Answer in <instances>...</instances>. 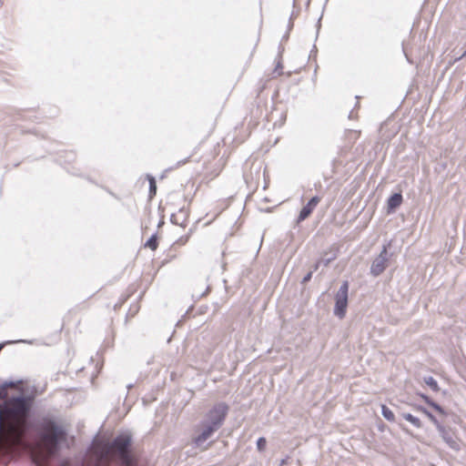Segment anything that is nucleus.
<instances>
[{
    "label": "nucleus",
    "instance_id": "6ab92c4d",
    "mask_svg": "<svg viewBox=\"0 0 466 466\" xmlns=\"http://www.w3.org/2000/svg\"><path fill=\"white\" fill-rule=\"evenodd\" d=\"M311 277H312V272H309L308 274H306V275L303 277L301 283H302V284L307 283L308 281H309V280H310Z\"/></svg>",
    "mask_w": 466,
    "mask_h": 466
},
{
    "label": "nucleus",
    "instance_id": "a878e982",
    "mask_svg": "<svg viewBox=\"0 0 466 466\" xmlns=\"http://www.w3.org/2000/svg\"><path fill=\"white\" fill-rule=\"evenodd\" d=\"M315 200H316L315 198H312V199L309 202V205L314 204V203H315Z\"/></svg>",
    "mask_w": 466,
    "mask_h": 466
},
{
    "label": "nucleus",
    "instance_id": "a211bd4d",
    "mask_svg": "<svg viewBox=\"0 0 466 466\" xmlns=\"http://www.w3.org/2000/svg\"><path fill=\"white\" fill-rule=\"evenodd\" d=\"M431 407H432L435 410H437L441 414H446L445 410L436 402L433 400L429 404Z\"/></svg>",
    "mask_w": 466,
    "mask_h": 466
},
{
    "label": "nucleus",
    "instance_id": "20e7f679",
    "mask_svg": "<svg viewBox=\"0 0 466 466\" xmlns=\"http://www.w3.org/2000/svg\"><path fill=\"white\" fill-rule=\"evenodd\" d=\"M348 292L349 283L348 281H343L335 295V306L333 310L334 315L339 319L344 318L346 315L348 306Z\"/></svg>",
    "mask_w": 466,
    "mask_h": 466
},
{
    "label": "nucleus",
    "instance_id": "6e6552de",
    "mask_svg": "<svg viewBox=\"0 0 466 466\" xmlns=\"http://www.w3.org/2000/svg\"><path fill=\"white\" fill-rule=\"evenodd\" d=\"M142 187H147L148 191L147 201H151L157 193V182L151 175H146L144 178L140 179Z\"/></svg>",
    "mask_w": 466,
    "mask_h": 466
},
{
    "label": "nucleus",
    "instance_id": "9b49d317",
    "mask_svg": "<svg viewBox=\"0 0 466 466\" xmlns=\"http://www.w3.org/2000/svg\"><path fill=\"white\" fill-rule=\"evenodd\" d=\"M381 414L388 421L393 422L395 420L393 411L386 405L381 406Z\"/></svg>",
    "mask_w": 466,
    "mask_h": 466
},
{
    "label": "nucleus",
    "instance_id": "39448f33",
    "mask_svg": "<svg viewBox=\"0 0 466 466\" xmlns=\"http://www.w3.org/2000/svg\"><path fill=\"white\" fill-rule=\"evenodd\" d=\"M200 432L192 439V444L196 448H201L204 443L218 431L216 427L203 420L199 422Z\"/></svg>",
    "mask_w": 466,
    "mask_h": 466
},
{
    "label": "nucleus",
    "instance_id": "393cba45",
    "mask_svg": "<svg viewBox=\"0 0 466 466\" xmlns=\"http://www.w3.org/2000/svg\"><path fill=\"white\" fill-rule=\"evenodd\" d=\"M179 211H180V213H184V212H186V208H185V207H182V208H180V210H179Z\"/></svg>",
    "mask_w": 466,
    "mask_h": 466
},
{
    "label": "nucleus",
    "instance_id": "5701e85b",
    "mask_svg": "<svg viewBox=\"0 0 466 466\" xmlns=\"http://www.w3.org/2000/svg\"><path fill=\"white\" fill-rule=\"evenodd\" d=\"M420 411H422L424 414H425V410H428L427 409L423 408V407H419L418 408Z\"/></svg>",
    "mask_w": 466,
    "mask_h": 466
},
{
    "label": "nucleus",
    "instance_id": "4be33fe9",
    "mask_svg": "<svg viewBox=\"0 0 466 466\" xmlns=\"http://www.w3.org/2000/svg\"><path fill=\"white\" fill-rule=\"evenodd\" d=\"M261 212H271L272 208H268L267 209H260Z\"/></svg>",
    "mask_w": 466,
    "mask_h": 466
},
{
    "label": "nucleus",
    "instance_id": "b1692460",
    "mask_svg": "<svg viewBox=\"0 0 466 466\" xmlns=\"http://www.w3.org/2000/svg\"><path fill=\"white\" fill-rule=\"evenodd\" d=\"M286 462H287V459L281 460L280 466H283L284 464H286Z\"/></svg>",
    "mask_w": 466,
    "mask_h": 466
},
{
    "label": "nucleus",
    "instance_id": "bb28decb",
    "mask_svg": "<svg viewBox=\"0 0 466 466\" xmlns=\"http://www.w3.org/2000/svg\"><path fill=\"white\" fill-rule=\"evenodd\" d=\"M329 262V259L325 260L324 265L327 266Z\"/></svg>",
    "mask_w": 466,
    "mask_h": 466
},
{
    "label": "nucleus",
    "instance_id": "aec40b11",
    "mask_svg": "<svg viewBox=\"0 0 466 466\" xmlns=\"http://www.w3.org/2000/svg\"><path fill=\"white\" fill-rule=\"evenodd\" d=\"M419 396L427 403V404H430L432 400L428 397L427 395L423 394V393H420Z\"/></svg>",
    "mask_w": 466,
    "mask_h": 466
},
{
    "label": "nucleus",
    "instance_id": "f8f14e48",
    "mask_svg": "<svg viewBox=\"0 0 466 466\" xmlns=\"http://www.w3.org/2000/svg\"><path fill=\"white\" fill-rule=\"evenodd\" d=\"M424 382L433 390V391H439L440 388H439V385H438V382L437 380L431 377V376H429V377H425L424 378Z\"/></svg>",
    "mask_w": 466,
    "mask_h": 466
},
{
    "label": "nucleus",
    "instance_id": "7ed1b4c3",
    "mask_svg": "<svg viewBox=\"0 0 466 466\" xmlns=\"http://www.w3.org/2000/svg\"><path fill=\"white\" fill-rule=\"evenodd\" d=\"M228 412V406L225 402H218L206 413L202 420L219 430L224 424Z\"/></svg>",
    "mask_w": 466,
    "mask_h": 466
},
{
    "label": "nucleus",
    "instance_id": "423d86ee",
    "mask_svg": "<svg viewBox=\"0 0 466 466\" xmlns=\"http://www.w3.org/2000/svg\"><path fill=\"white\" fill-rule=\"evenodd\" d=\"M388 245H384L380 253L372 261L370 266V274L373 277L380 276L387 268L389 261Z\"/></svg>",
    "mask_w": 466,
    "mask_h": 466
},
{
    "label": "nucleus",
    "instance_id": "1a4fd4ad",
    "mask_svg": "<svg viewBox=\"0 0 466 466\" xmlns=\"http://www.w3.org/2000/svg\"><path fill=\"white\" fill-rule=\"evenodd\" d=\"M403 419L410 422L415 428L420 429L422 427V423L418 417L413 416L410 413H402Z\"/></svg>",
    "mask_w": 466,
    "mask_h": 466
},
{
    "label": "nucleus",
    "instance_id": "dca6fc26",
    "mask_svg": "<svg viewBox=\"0 0 466 466\" xmlns=\"http://www.w3.org/2000/svg\"><path fill=\"white\" fill-rule=\"evenodd\" d=\"M267 441L264 437H260L257 441V448L259 451H264L266 448Z\"/></svg>",
    "mask_w": 466,
    "mask_h": 466
},
{
    "label": "nucleus",
    "instance_id": "0eeeda50",
    "mask_svg": "<svg viewBox=\"0 0 466 466\" xmlns=\"http://www.w3.org/2000/svg\"><path fill=\"white\" fill-rule=\"evenodd\" d=\"M443 441L452 450L460 451V445L457 441L452 437L451 432L441 424L437 428Z\"/></svg>",
    "mask_w": 466,
    "mask_h": 466
},
{
    "label": "nucleus",
    "instance_id": "f257e3e1",
    "mask_svg": "<svg viewBox=\"0 0 466 466\" xmlns=\"http://www.w3.org/2000/svg\"><path fill=\"white\" fill-rule=\"evenodd\" d=\"M0 463L6 465L15 456L26 451L34 455L41 448L54 455L65 438V430L50 419H43L35 434L30 420L33 400L24 396L18 383L5 381L0 385Z\"/></svg>",
    "mask_w": 466,
    "mask_h": 466
},
{
    "label": "nucleus",
    "instance_id": "4468645a",
    "mask_svg": "<svg viewBox=\"0 0 466 466\" xmlns=\"http://www.w3.org/2000/svg\"><path fill=\"white\" fill-rule=\"evenodd\" d=\"M402 201V195L400 193L393 194L388 200V204H400Z\"/></svg>",
    "mask_w": 466,
    "mask_h": 466
},
{
    "label": "nucleus",
    "instance_id": "2eb2a0df",
    "mask_svg": "<svg viewBox=\"0 0 466 466\" xmlns=\"http://www.w3.org/2000/svg\"><path fill=\"white\" fill-rule=\"evenodd\" d=\"M425 415L435 425L436 429L441 425V423L436 419V417L431 412H430L429 410H425Z\"/></svg>",
    "mask_w": 466,
    "mask_h": 466
},
{
    "label": "nucleus",
    "instance_id": "ddd939ff",
    "mask_svg": "<svg viewBox=\"0 0 466 466\" xmlns=\"http://www.w3.org/2000/svg\"><path fill=\"white\" fill-rule=\"evenodd\" d=\"M146 248H149L152 250H156L157 248V240L156 235H152L145 243Z\"/></svg>",
    "mask_w": 466,
    "mask_h": 466
},
{
    "label": "nucleus",
    "instance_id": "f3484780",
    "mask_svg": "<svg viewBox=\"0 0 466 466\" xmlns=\"http://www.w3.org/2000/svg\"><path fill=\"white\" fill-rule=\"evenodd\" d=\"M431 407H432L435 410H437L441 414H446L445 410L436 402L433 400L429 404Z\"/></svg>",
    "mask_w": 466,
    "mask_h": 466
},
{
    "label": "nucleus",
    "instance_id": "9d476101",
    "mask_svg": "<svg viewBox=\"0 0 466 466\" xmlns=\"http://www.w3.org/2000/svg\"><path fill=\"white\" fill-rule=\"evenodd\" d=\"M314 207L315 206H304L297 218V223L299 224L306 219L312 213Z\"/></svg>",
    "mask_w": 466,
    "mask_h": 466
},
{
    "label": "nucleus",
    "instance_id": "f03ea898",
    "mask_svg": "<svg viewBox=\"0 0 466 466\" xmlns=\"http://www.w3.org/2000/svg\"><path fill=\"white\" fill-rule=\"evenodd\" d=\"M132 437L129 433L117 435L110 443L104 446L99 466H109V459L117 456L119 466H135L136 462L130 453Z\"/></svg>",
    "mask_w": 466,
    "mask_h": 466
},
{
    "label": "nucleus",
    "instance_id": "412c9836",
    "mask_svg": "<svg viewBox=\"0 0 466 466\" xmlns=\"http://www.w3.org/2000/svg\"><path fill=\"white\" fill-rule=\"evenodd\" d=\"M397 207L398 206H387L386 213L391 214V213L395 212Z\"/></svg>",
    "mask_w": 466,
    "mask_h": 466
}]
</instances>
